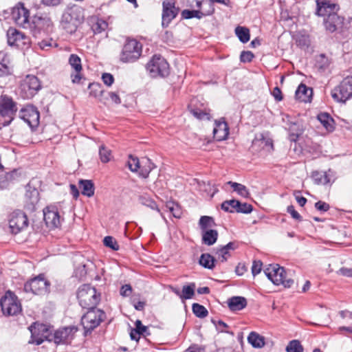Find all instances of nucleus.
I'll return each instance as SVG.
<instances>
[{
    "label": "nucleus",
    "mask_w": 352,
    "mask_h": 352,
    "mask_svg": "<svg viewBox=\"0 0 352 352\" xmlns=\"http://www.w3.org/2000/svg\"><path fill=\"white\" fill-rule=\"evenodd\" d=\"M84 18L83 10L81 7L73 6L68 8L63 14L61 25L63 28L68 33H74L78 26Z\"/></svg>",
    "instance_id": "nucleus-1"
},
{
    "label": "nucleus",
    "mask_w": 352,
    "mask_h": 352,
    "mask_svg": "<svg viewBox=\"0 0 352 352\" xmlns=\"http://www.w3.org/2000/svg\"><path fill=\"white\" fill-rule=\"evenodd\" d=\"M264 272L274 285H283L285 287L289 288L294 284V280L289 276L291 272H285V269L278 264L270 265Z\"/></svg>",
    "instance_id": "nucleus-2"
},
{
    "label": "nucleus",
    "mask_w": 352,
    "mask_h": 352,
    "mask_svg": "<svg viewBox=\"0 0 352 352\" xmlns=\"http://www.w3.org/2000/svg\"><path fill=\"white\" fill-rule=\"evenodd\" d=\"M79 305L83 309L94 308L100 301V294L90 285H82L78 291Z\"/></svg>",
    "instance_id": "nucleus-3"
},
{
    "label": "nucleus",
    "mask_w": 352,
    "mask_h": 352,
    "mask_svg": "<svg viewBox=\"0 0 352 352\" xmlns=\"http://www.w3.org/2000/svg\"><path fill=\"white\" fill-rule=\"evenodd\" d=\"M142 52V45L136 39L129 38L126 41L120 60L122 63H133L139 59Z\"/></svg>",
    "instance_id": "nucleus-4"
},
{
    "label": "nucleus",
    "mask_w": 352,
    "mask_h": 352,
    "mask_svg": "<svg viewBox=\"0 0 352 352\" xmlns=\"http://www.w3.org/2000/svg\"><path fill=\"white\" fill-rule=\"evenodd\" d=\"M81 318V324L85 330V335L91 333L105 318V313L101 309L91 308Z\"/></svg>",
    "instance_id": "nucleus-5"
},
{
    "label": "nucleus",
    "mask_w": 352,
    "mask_h": 352,
    "mask_svg": "<svg viewBox=\"0 0 352 352\" xmlns=\"http://www.w3.org/2000/svg\"><path fill=\"white\" fill-rule=\"evenodd\" d=\"M41 88V82L36 76L27 75L21 80L19 91L23 99H30L37 94Z\"/></svg>",
    "instance_id": "nucleus-6"
},
{
    "label": "nucleus",
    "mask_w": 352,
    "mask_h": 352,
    "mask_svg": "<svg viewBox=\"0 0 352 352\" xmlns=\"http://www.w3.org/2000/svg\"><path fill=\"white\" fill-rule=\"evenodd\" d=\"M146 69L153 78L165 77L169 74V65L160 55H154L146 64Z\"/></svg>",
    "instance_id": "nucleus-7"
},
{
    "label": "nucleus",
    "mask_w": 352,
    "mask_h": 352,
    "mask_svg": "<svg viewBox=\"0 0 352 352\" xmlns=\"http://www.w3.org/2000/svg\"><path fill=\"white\" fill-rule=\"evenodd\" d=\"M0 305L3 314L6 316H15L19 314L22 309L16 296L10 291L6 292L0 299Z\"/></svg>",
    "instance_id": "nucleus-8"
},
{
    "label": "nucleus",
    "mask_w": 352,
    "mask_h": 352,
    "mask_svg": "<svg viewBox=\"0 0 352 352\" xmlns=\"http://www.w3.org/2000/svg\"><path fill=\"white\" fill-rule=\"evenodd\" d=\"M332 98L338 102L344 103L352 97V76L343 79L331 92Z\"/></svg>",
    "instance_id": "nucleus-9"
},
{
    "label": "nucleus",
    "mask_w": 352,
    "mask_h": 352,
    "mask_svg": "<svg viewBox=\"0 0 352 352\" xmlns=\"http://www.w3.org/2000/svg\"><path fill=\"white\" fill-rule=\"evenodd\" d=\"M52 22L47 15H35L30 25L33 35L36 37L38 34L43 32L47 34L52 31Z\"/></svg>",
    "instance_id": "nucleus-10"
},
{
    "label": "nucleus",
    "mask_w": 352,
    "mask_h": 352,
    "mask_svg": "<svg viewBox=\"0 0 352 352\" xmlns=\"http://www.w3.org/2000/svg\"><path fill=\"white\" fill-rule=\"evenodd\" d=\"M8 43L21 49H28L31 44L30 38L23 32L10 28L7 31Z\"/></svg>",
    "instance_id": "nucleus-11"
},
{
    "label": "nucleus",
    "mask_w": 352,
    "mask_h": 352,
    "mask_svg": "<svg viewBox=\"0 0 352 352\" xmlns=\"http://www.w3.org/2000/svg\"><path fill=\"white\" fill-rule=\"evenodd\" d=\"M49 285L50 283L45 280L44 275L39 274L24 285V291L26 293L42 294L47 291Z\"/></svg>",
    "instance_id": "nucleus-12"
},
{
    "label": "nucleus",
    "mask_w": 352,
    "mask_h": 352,
    "mask_svg": "<svg viewBox=\"0 0 352 352\" xmlns=\"http://www.w3.org/2000/svg\"><path fill=\"white\" fill-rule=\"evenodd\" d=\"M28 226L27 215L21 210L12 212L9 218V227L12 233L18 234Z\"/></svg>",
    "instance_id": "nucleus-13"
},
{
    "label": "nucleus",
    "mask_w": 352,
    "mask_h": 352,
    "mask_svg": "<svg viewBox=\"0 0 352 352\" xmlns=\"http://www.w3.org/2000/svg\"><path fill=\"white\" fill-rule=\"evenodd\" d=\"M16 111V103L12 98L8 96H1L0 100V116L10 118L8 121H6L3 124V126H8L11 123L13 120V116Z\"/></svg>",
    "instance_id": "nucleus-14"
},
{
    "label": "nucleus",
    "mask_w": 352,
    "mask_h": 352,
    "mask_svg": "<svg viewBox=\"0 0 352 352\" xmlns=\"http://www.w3.org/2000/svg\"><path fill=\"white\" fill-rule=\"evenodd\" d=\"M252 148L256 152L263 151L266 153H271L274 150L273 141L264 133L256 134L252 140Z\"/></svg>",
    "instance_id": "nucleus-15"
},
{
    "label": "nucleus",
    "mask_w": 352,
    "mask_h": 352,
    "mask_svg": "<svg viewBox=\"0 0 352 352\" xmlns=\"http://www.w3.org/2000/svg\"><path fill=\"white\" fill-rule=\"evenodd\" d=\"M19 117L31 128L37 126L39 122V113L36 107L32 105L26 106L19 112Z\"/></svg>",
    "instance_id": "nucleus-16"
},
{
    "label": "nucleus",
    "mask_w": 352,
    "mask_h": 352,
    "mask_svg": "<svg viewBox=\"0 0 352 352\" xmlns=\"http://www.w3.org/2000/svg\"><path fill=\"white\" fill-rule=\"evenodd\" d=\"M316 5V14L319 16H322L324 19L330 16V14H337L340 9L338 4L327 0H317Z\"/></svg>",
    "instance_id": "nucleus-17"
},
{
    "label": "nucleus",
    "mask_w": 352,
    "mask_h": 352,
    "mask_svg": "<svg viewBox=\"0 0 352 352\" xmlns=\"http://www.w3.org/2000/svg\"><path fill=\"white\" fill-rule=\"evenodd\" d=\"M178 11L174 2L164 1L162 2V25L164 28L168 27L171 21L177 16Z\"/></svg>",
    "instance_id": "nucleus-18"
},
{
    "label": "nucleus",
    "mask_w": 352,
    "mask_h": 352,
    "mask_svg": "<svg viewBox=\"0 0 352 352\" xmlns=\"http://www.w3.org/2000/svg\"><path fill=\"white\" fill-rule=\"evenodd\" d=\"M44 221L50 229L58 228L60 224V215L56 208L47 207L43 210Z\"/></svg>",
    "instance_id": "nucleus-19"
},
{
    "label": "nucleus",
    "mask_w": 352,
    "mask_h": 352,
    "mask_svg": "<svg viewBox=\"0 0 352 352\" xmlns=\"http://www.w3.org/2000/svg\"><path fill=\"white\" fill-rule=\"evenodd\" d=\"M32 342L40 345L45 340H49L48 329L44 324H38L37 327L31 326Z\"/></svg>",
    "instance_id": "nucleus-20"
},
{
    "label": "nucleus",
    "mask_w": 352,
    "mask_h": 352,
    "mask_svg": "<svg viewBox=\"0 0 352 352\" xmlns=\"http://www.w3.org/2000/svg\"><path fill=\"white\" fill-rule=\"evenodd\" d=\"M76 332V329L72 327H64L55 331L53 339L57 344H66L73 338V334Z\"/></svg>",
    "instance_id": "nucleus-21"
},
{
    "label": "nucleus",
    "mask_w": 352,
    "mask_h": 352,
    "mask_svg": "<svg viewBox=\"0 0 352 352\" xmlns=\"http://www.w3.org/2000/svg\"><path fill=\"white\" fill-rule=\"evenodd\" d=\"M323 23L325 29L329 32H334L340 30L344 24V18L337 14H330L324 19Z\"/></svg>",
    "instance_id": "nucleus-22"
},
{
    "label": "nucleus",
    "mask_w": 352,
    "mask_h": 352,
    "mask_svg": "<svg viewBox=\"0 0 352 352\" xmlns=\"http://www.w3.org/2000/svg\"><path fill=\"white\" fill-rule=\"evenodd\" d=\"M12 18L16 24L25 27L29 23V11L23 6L14 8L12 11Z\"/></svg>",
    "instance_id": "nucleus-23"
},
{
    "label": "nucleus",
    "mask_w": 352,
    "mask_h": 352,
    "mask_svg": "<svg viewBox=\"0 0 352 352\" xmlns=\"http://www.w3.org/2000/svg\"><path fill=\"white\" fill-rule=\"evenodd\" d=\"M229 134V128L223 118L215 121V126L213 129L214 138L217 141H222L227 138Z\"/></svg>",
    "instance_id": "nucleus-24"
},
{
    "label": "nucleus",
    "mask_w": 352,
    "mask_h": 352,
    "mask_svg": "<svg viewBox=\"0 0 352 352\" xmlns=\"http://www.w3.org/2000/svg\"><path fill=\"white\" fill-rule=\"evenodd\" d=\"M69 63L72 68L76 72L75 75H72V82L74 83H78L81 79L80 72L82 70L81 59L76 54H71L69 58Z\"/></svg>",
    "instance_id": "nucleus-25"
},
{
    "label": "nucleus",
    "mask_w": 352,
    "mask_h": 352,
    "mask_svg": "<svg viewBox=\"0 0 352 352\" xmlns=\"http://www.w3.org/2000/svg\"><path fill=\"white\" fill-rule=\"evenodd\" d=\"M195 3L202 18L211 15L214 12V5L210 0H195Z\"/></svg>",
    "instance_id": "nucleus-26"
},
{
    "label": "nucleus",
    "mask_w": 352,
    "mask_h": 352,
    "mask_svg": "<svg viewBox=\"0 0 352 352\" xmlns=\"http://www.w3.org/2000/svg\"><path fill=\"white\" fill-rule=\"evenodd\" d=\"M228 304L231 311H240L246 307L247 300L242 296H234L228 300Z\"/></svg>",
    "instance_id": "nucleus-27"
},
{
    "label": "nucleus",
    "mask_w": 352,
    "mask_h": 352,
    "mask_svg": "<svg viewBox=\"0 0 352 352\" xmlns=\"http://www.w3.org/2000/svg\"><path fill=\"white\" fill-rule=\"evenodd\" d=\"M155 167L151 160L147 157H144L140 161L139 167V175L143 178H147L151 171Z\"/></svg>",
    "instance_id": "nucleus-28"
},
{
    "label": "nucleus",
    "mask_w": 352,
    "mask_h": 352,
    "mask_svg": "<svg viewBox=\"0 0 352 352\" xmlns=\"http://www.w3.org/2000/svg\"><path fill=\"white\" fill-rule=\"evenodd\" d=\"M312 90L305 85L300 84L295 92L296 98L300 102H307L310 100Z\"/></svg>",
    "instance_id": "nucleus-29"
},
{
    "label": "nucleus",
    "mask_w": 352,
    "mask_h": 352,
    "mask_svg": "<svg viewBox=\"0 0 352 352\" xmlns=\"http://www.w3.org/2000/svg\"><path fill=\"white\" fill-rule=\"evenodd\" d=\"M317 118L327 131L331 132L334 130V120L327 113H321L318 115Z\"/></svg>",
    "instance_id": "nucleus-30"
},
{
    "label": "nucleus",
    "mask_w": 352,
    "mask_h": 352,
    "mask_svg": "<svg viewBox=\"0 0 352 352\" xmlns=\"http://www.w3.org/2000/svg\"><path fill=\"white\" fill-rule=\"evenodd\" d=\"M218 235V232L215 230H204L202 231V243L207 245H212L216 243Z\"/></svg>",
    "instance_id": "nucleus-31"
},
{
    "label": "nucleus",
    "mask_w": 352,
    "mask_h": 352,
    "mask_svg": "<svg viewBox=\"0 0 352 352\" xmlns=\"http://www.w3.org/2000/svg\"><path fill=\"white\" fill-rule=\"evenodd\" d=\"M10 73L9 58L5 52H0V76H5Z\"/></svg>",
    "instance_id": "nucleus-32"
},
{
    "label": "nucleus",
    "mask_w": 352,
    "mask_h": 352,
    "mask_svg": "<svg viewBox=\"0 0 352 352\" xmlns=\"http://www.w3.org/2000/svg\"><path fill=\"white\" fill-rule=\"evenodd\" d=\"M248 341L254 348H262L265 345L264 337L255 331L249 334Z\"/></svg>",
    "instance_id": "nucleus-33"
},
{
    "label": "nucleus",
    "mask_w": 352,
    "mask_h": 352,
    "mask_svg": "<svg viewBox=\"0 0 352 352\" xmlns=\"http://www.w3.org/2000/svg\"><path fill=\"white\" fill-rule=\"evenodd\" d=\"M19 177V174L16 170H13L9 173H5L3 180L0 179V188H7L10 183H12Z\"/></svg>",
    "instance_id": "nucleus-34"
},
{
    "label": "nucleus",
    "mask_w": 352,
    "mask_h": 352,
    "mask_svg": "<svg viewBox=\"0 0 352 352\" xmlns=\"http://www.w3.org/2000/svg\"><path fill=\"white\" fill-rule=\"evenodd\" d=\"M79 184L83 195L91 197L94 195V185L91 180L80 179Z\"/></svg>",
    "instance_id": "nucleus-35"
},
{
    "label": "nucleus",
    "mask_w": 352,
    "mask_h": 352,
    "mask_svg": "<svg viewBox=\"0 0 352 352\" xmlns=\"http://www.w3.org/2000/svg\"><path fill=\"white\" fill-rule=\"evenodd\" d=\"M215 258L210 254H202L200 256L199 263L204 268L212 270L214 267Z\"/></svg>",
    "instance_id": "nucleus-36"
},
{
    "label": "nucleus",
    "mask_w": 352,
    "mask_h": 352,
    "mask_svg": "<svg viewBox=\"0 0 352 352\" xmlns=\"http://www.w3.org/2000/svg\"><path fill=\"white\" fill-rule=\"evenodd\" d=\"M196 285L195 283H191L188 285H184L182 287L181 300L182 301L188 299H191L195 295V289Z\"/></svg>",
    "instance_id": "nucleus-37"
},
{
    "label": "nucleus",
    "mask_w": 352,
    "mask_h": 352,
    "mask_svg": "<svg viewBox=\"0 0 352 352\" xmlns=\"http://www.w3.org/2000/svg\"><path fill=\"white\" fill-rule=\"evenodd\" d=\"M235 34L243 43H246L250 41V30L248 28L237 26L235 28Z\"/></svg>",
    "instance_id": "nucleus-38"
},
{
    "label": "nucleus",
    "mask_w": 352,
    "mask_h": 352,
    "mask_svg": "<svg viewBox=\"0 0 352 352\" xmlns=\"http://www.w3.org/2000/svg\"><path fill=\"white\" fill-rule=\"evenodd\" d=\"M228 184L230 185L234 191H236L239 195L243 197H248L250 195L249 191L246 186L244 185L234 182H228Z\"/></svg>",
    "instance_id": "nucleus-39"
},
{
    "label": "nucleus",
    "mask_w": 352,
    "mask_h": 352,
    "mask_svg": "<svg viewBox=\"0 0 352 352\" xmlns=\"http://www.w3.org/2000/svg\"><path fill=\"white\" fill-rule=\"evenodd\" d=\"M240 205V202L235 199L225 201L221 204V208L226 212H233L236 211L237 207Z\"/></svg>",
    "instance_id": "nucleus-40"
},
{
    "label": "nucleus",
    "mask_w": 352,
    "mask_h": 352,
    "mask_svg": "<svg viewBox=\"0 0 352 352\" xmlns=\"http://www.w3.org/2000/svg\"><path fill=\"white\" fill-rule=\"evenodd\" d=\"M192 310L193 314L199 318H206L208 314V311L206 308L199 303H193L192 305Z\"/></svg>",
    "instance_id": "nucleus-41"
},
{
    "label": "nucleus",
    "mask_w": 352,
    "mask_h": 352,
    "mask_svg": "<svg viewBox=\"0 0 352 352\" xmlns=\"http://www.w3.org/2000/svg\"><path fill=\"white\" fill-rule=\"evenodd\" d=\"M99 156L102 163H107L112 158L111 151L104 145H101L99 148Z\"/></svg>",
    "instance_id": "nucleus-42"
},
{
    "label": "nucleus",
    "mask_w": 352,
    "mask_h": 352,
    "mask_svg": "<svg viewBox=\"0 0 352 352\" xmlns=\"http://www.w3.org/2000/svg\"><path fill=\"white\" fill-rule=\"evenodd\" d=\"M139 201L142 204L153 210H156L160 212V209L158 208L156 203L154 200H153L150 197L146 195H142L139 197Z\"/></svg>",
    "instance_id": "nucleus-43"
},
{
    "label": "nucleus",
    "mask_w": 352,
    "mask_h": 352,
    "mask_svg": "<svg viewBox=\"0 0 352 352\" xmlns=\"http://www.w3.org/2000/svg\"><path fill=\"white\" fill-rule=\"evenodd\" d=\"M181 14L182 18L185 19H190L192 18H197L200 19L202 18L198 8L193 10H182Z\"/></svg>",
    "instance_id": "nucleus-44"
},
{
    "label": "nucleus",
    "mask_w": 352,
    "mask_h": 352,
    "mask_svg": "<svg viewBox=\"0 0 352 352\" xmlns=\"http://www.w3.org/2000/svg\"><path fill=\"white\" fill-rule=\"evenodd\" d=\"M214 224L213 219L208 216H202L199 222V225L202 231L208 230V228L212 227Z\"/></svg>",
    "instance_id": "nucleus-45"
},
{
    "label": "nucleus",
    "mask_w": 352,
    "mask_h": 352,
    "mask_svg": "<svg viewBox=\"0 0 352 352\" xmlns=\"http://www.w3.org/2000/svg\"><path fill=\"white\" fill-rule=\"evenodd\" d=\"M166 208L173 214L174 217L180 218L182 214V210L178 204L174 202H169L166 204Z\"/></svg>",
    "instance_id": "nucleus-46"
},
{
    "label": "nucleus",
    "mask_w": 352,
    "mask_h": 352,
    "mask_svg": "<svg viewBox=\"0 0 352 352\" xmlns=\"http://www.w3.org/2000/svg\"><path fill=\"white\" fill-rule=\"evenodd\" d=\"M287 352H303V347L297 340L290 341L286 347Z\"/></svg>",
    "instance_id": "nucleus-47"
},
{
    "label": "nucleus",
    "mask_w": 352,
    "mask_h": 352,
    "mask_svg": "<svg viewBox=\"0 0 352 352\" xmlns=\"http://www.w3.org/2000/svg\"><path fill=\"white\" fill-rule=\"evenodd\" d=\"M107 27L108 23L102 19H98L96 23L92 25L91 28L94 34H99L102 31H104Z\"/></svg>",
    "instance_id": "nucleus-48"
},
{
    "label": "nucleus",
    "mask_w": 352,
    "mask_h": 352,
    "mask_svg": "<svg viewBox=\"0 0 352 352\" xmlns=\"http://www.w3.org/2000/svg\"><path fill=\"white\" fill-rule=\"evenodd\" d=\"M127 164L131 171L138 172L140 166V161L138 157L129 155Z\"/></svg>",
    "instance_id": "nucleus-49"
},
{
    "label": "nucleus",
    "mask_w": 352,
    "mask_h": 352,
    "mask_svg": "<svg viewBox=\"0 0 352 352\" xmlns=\"http://www.w3.org/2000/svg\"><path fill=\"white\" fill-rule=\"evenodd\" d=\"M215 253L217 258L222 263L226 262L230 256L229 251L223 246L221 248L217 249Z\"/></svg>",
    "instance_id": "nucleus-50"
},
{
    "label": "nucleus",
    "mask_w": 352,
    "mask_h": 352,
    "mask_svg": "<svg viewBox=\"0 0 352 352\" xmlns=\"http://www.w3.org/2000/svg\"><path fill=\"white\" fill-rule=\"evenodd\" d=\"M104 245L113 250H119V245L116 239L110 236H105L103 240Z\"/></svg>",
    "instance_id": "nucleus-51"
},
{
    "label": "nucleus",
    "mask_w": 352,
    "mask_h": 352,
    "mask_svg": "<svg viewBox=\"0 0 352 352\" xmlns=\"http://www.w3.org/2000/svg\"><path fill=\"white\" fill-rule=\"evenodd\" d=\"M296 43L301 47H307L310 44V40L308 35L300 34L296 38Z\"/></svg>",
    "instance_id": "nucleus-52"
},
{
    "label": "nucleus",
    "mask_w": 352,
    "mask_h": 352,
    "mask_svg": "<svg viewBox=\"0 0 352 352\" xmlns=\"http://www.w3.org/2000/svg\"><path fill=\"white\" fill-rule=\"evenodd\" d=\"M190 113L199 120L210 119L209 114L202 110L192 109Z\"/></svg>",
    "instance_id": "nucleus-53"
},
{
    "label": "nucleus",
    "mask_w": 352,
    "mask_h": 352,
    "mask_svg": "<svg viewBox=\"0 0 352 352\" xmlns=\"http://www.w3.org/2000/svg\"><path fill=\"white\" fill-rule=\"evenodd\" d=\"M135 329L140 335L148 336L150 333L148 331V327L143 325L140 320H137L135 323Z\"/></svg>",
    "instance_id": "nucleus-54"
},
{
    "label": "nucleus",
    "mask_w": 352,
    "mask_h": 352,
    "mask_svg": "<svg viewBox=\"0 0 352 352\" xmlns=\"http://www.w3.org/2000/svg\"><path fill=\"white\" fill-rule=\"evenodd\" d=\"M89 88L91 89L90 95L94 97H98V94H102V91L100 90V87L98 83H90Z\"/></svg>",
    "instance_id": "nucleus-55"
},
{
    "label": "nucleus",
    "mask_w": 352,
    "mask_h": 352,
    "mask_svg": "<svg viewBox=\"0 0 352 352\" xmlns=\"http://www.w3.org/2000/svg\"><path fill=\"white\" fill-rule=\"evenodd\" d=\"M254 57L253 53L250 51H243L240 56V60L243 63H250Z\"/></svg>",
    "instance_id": "nucleus-56"
},
{
    "label": "nucleus",
    "mask_w": 352,
    "mask_h": 352,
    "mask_svg": "<svg viewBox=\"0 0 352 352\" xmlns=\"http://www.w3.org/2000/svg\"><path fill=\"white\" fill-rule=\"evenodd\" d=\"M252 211V206L250 204L244 203L241 204L240 202V205L237 207L236 211L237 212H241L244 214L250 213Z\"/></svg>",
    "instance_id": "nucleus-57"
},
{
    "label": "nucleus",
    "mask_w": 352,
    "mask_h": 352,
    "mask_svg": "<svg viewBox=\"0 0 352 352\" xmlns=\"http://www.w3.org/2000/svg\"><path fill=\"white\" fill-rule=\"evenodd\" d=\"M38 192L36 189L34 188L32 191L27 190L25 197L30 199L32 204L38 201Z\"/></svg>",
    "instance_id": "nucleus-58"
},
{
    "label": "nucleus",
    "mask_w": 352,
    "mask_h": 352,
    "mask_svg": "<svg viewBox=\"0 0 352 352\" xmlns=\"http://www.w3.org/2000/svg\"><path fill=\"white\" fill-rule=\"evenodd\" d=\"M263 263L261 261H254L252 266V273L254 276L259 274L262 270Z\"/></svg>",
    "instance_id": "nucleus-59"
},
{
    "label": "nucleus",
    "mask_w": 352,
    "mask_h": 352,
    "mask_svg": "<svg viewBox=\"0 0 352 352\" xmlns=\"http://www.w3.org/2000/svg\"><path fill=\"white\" fill-rule=\"evenodd\" d=\"M38 45L41 49L44 50H47L50 47H52L53 45L56 46V44L55 42L52 41V39L49 40H42L41 42H39Z\"/></svg>",
    "instance_id": "nucleus-60"
},
{
    "label": "nucleus",
    "mask_w": 352,
    "mask_h": 352,
    "mask_svg": "<svg viewBox=\"0 0 352 352\" xmlns=\"http://www.w3.org/2000/svg\"><path fill=\"white\" fill-rule=\"evenodd\" d=\"M132 287L130 285L126 284L121 287L120 294L123 297H128L131 294Z\"/></svg>",
    "instance_id": "nucleus-61"
},
{
    "label": "nucleus",
    "mask_w": 352,
    "mask_h": 352,
    "mask_svg": "<svg viewBox=\"0 0 352 352\" xmlns=\"http://www.w3.org/2000/svg\"><path fill=\"white\" fill-rule=\"evenodd\" d=\"M103 82L108 87L111 86L114 82V78L112 74L109 73H104L102 76Z\"/></svg>",
    "instance_id": "nucleus-62"
},
{
    "label": "nucleus",
    "mask_w": 352,
    "mask_h": 352,
    "mask_svg": "<svg viewBox=\"0 0 352 352\" xmlns=\"http://www.w3.org/2000/svg\"><path fill=\"white\" fill-rule=\"evenodd\" d=\"M315 208L319 211L327 212L330 208V206L326 202L318 201L315 204Z\"/></svg>",
    "instance_id": "nucleus-63"
},
{
    "label": "nucleus",
    "mask_w": 352,
    "mask_h": 352,
    "mask_svg": "<svg viewBox=\"0 0 352 352\" xmlns=\"http://www.w3.org/2000/svg\"><path fill=\"white\" fill-rule=\"evenodd\" d=\"M287 211L288 213H289L292 217L298 221H300L302 219L301 216L300 214L295 210L294 206L292 205H290L287 206Z\"/></svg>",
    "instance_id": "nucleus-64"
}]
</instances>
